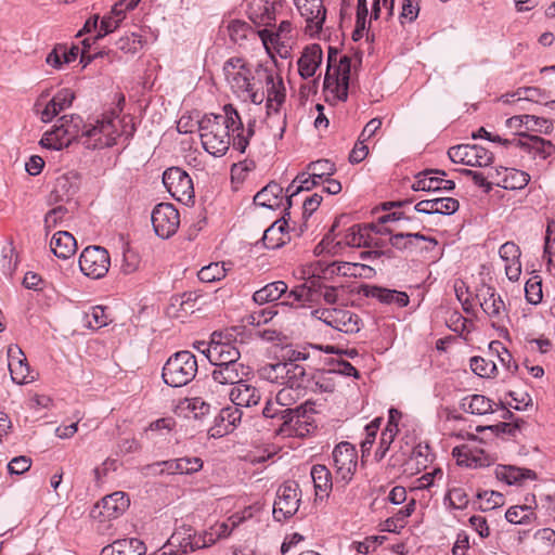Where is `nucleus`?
I'll use <instances>...</instances> for the list:
<instances>
[{
  "mask_svg": "<svg viewBox=\"0 0 555 555\" xmlns=\"http://www.w3.org/2000/svg\"><path fill=\"white\" fill-rule=\"evenodd\" d=\"M255 120H250L244 128L236 108L232 104H225L222 114H207L198 121L202 145L216 157L223 156L231 142L234 150L244 153L255 133Z\"/></svg>",
  "mask_w": 555,
  "mask_h": 555,
  "instance_id": "nucleus-1",
  "label": "nucleus"
},
{
  "mask_svg": "<svg viewBox=\"0 0 555 555\" xmlns=\"http://www.w3.org/2000/svg\"><path fill=\"white\" fill-rule=\"evenodd\" d=\"M350 78V57L347 55L338 57L334 48L328 49L327 69L324 77V90L334 99L346 101L348 98V86Z\"/></svg>",
  "mask_w": 555,
  "mask_h": 555,
  "instance_id": "nucleus-2",
  "label": "nucleus"
},
{
  "mask_svg": "<svg viewBox=\"0 0 555 555\" xmlns=\"http://www.w3.org/2000/svg\"><path fill=\"white\" fill-rule=\"evenodd\" d=\"M197 360L188 350L176 352L163 367L162 377L170 387H182L194 379L197 373Z\"/></svg>",
  "mask_w": 555,
  "mask_h": 555,
  "instance_id": "nucleus-3",
  "label": "nucleus"
},
{
  "mask_svg": "<svg viewBox=\"0 0 555 555\" xmlns=\"http://www.w3.org/2000/svg\"><path fill=\"white\" fill-rule=\"evenodd\" d=\"M225 80L232 91L238 96H248L255 104L263 100V95L253 90V73L246 62L241 57H231L223 65Z\"/></svg>",
  "mask_w": 555,
  "mask_h": 555,
  "instance_id": "nucleus-4",
  "label": "nucleus"
},
{
  "mask_svg": "<svg viewBox=\"0 0 555 555\" xmlns=\"http://www.w3.org/2000/svg\"><path fill=\"white\" fill-rule=\"evenodd\" d=\"M338 287L323 285L319 279L312 278L294 287L287 295L286 302L291 307H305L323 298L326 304L334 305L338 299Z\"/></svg>",
  "mask_w": 555,
  "mask_h": 555,
  "instance_id": "nucleus-5",
  "label": "nucleus"
},
{
  "mask_svg": "<svg viewBox=\"0 0 555 555\" xmlns=\"http://www.w3.org/2000/svg\"><path fill=\"white\" fill-rule=\"evenodd\" d=\"M82 119L77 115H64L51 131H47L40 144L51 150H63L67 147L80 133L82 134Z\"/></svg>",
  "mask_w": 555,
  "mask_h": 555,
  "instance_id": "nucleus-6",
  "label": "nucleus"
},
{
  "mask_svg": "<svg viewBox=\"0 0 555 555\" xmlns=\"http://www.w3.org/2000/svg\"><path fill=\"white\" fill-rule=\"evenodd\" d=\"M312 315L327 326L345 334H356L361 328L359 315L345 308L315 309Z\"/></svg>",
  "mask_w": 555,
  "mask_h": 555,
  "instance_id": "nucleus-7",
  "label": "nucleus"
},
{
  "mask_svg": "<svg viewBox=\"0 0 555 555\" xmlns=\"http://www.w3.org/2000/svg\"><path fill=\"white\" fill-rule=\"evenodd\" d=\"M301 490L297 482L286 481L276 491L273 503V518L276 521H284L293 517L300 505Z\"/></svg>",
  "mask_w": 555,
  "mask_h": 555,
  "instance_id": "nucleus-8",
  "label": "nucleus"
},
{
  "mask_svg": "<svg viewBox=\"0 0 555 555\" xmlns=\"http://www.w3.org/2000/svg\"><path fill=\"white\" fill-rule=\"evenodd\" d=\"M119 120L117 117H104L96 120L94 125H83L82 137H87L90 142H86L88 147L102 149L112 146L116 142Z\"/></svg>",
  "mask_w": 555,
  "mask_h": 555,
  "instance_id": "nucleus-9",
  "label": "nucleus"
},
{
  "mask_svg": "<svg viewBox=\"0 0 555 555\" xmlns=\"http://www.w3.org/2000/svg\"><path fill=\"white\" fill-rule=\"evenodd\" d=\"M258 374L260 378L270 383L298 387L299 380L304 376V366L299 364H292L279 360L274 363H266L259 367Z\"/></svg>",
  "mask_w": 555,
  "mask_h": 555,
  "instance_id": "nucleus-10",
  "label": "nucleus"
},
{
  "mask_svg": "<svg viewBox=\"0 0 555 555\" xmlns=\"http://www.w3.org/2000/svg\"><path fill=\"white\" fill-rule=\"evenodd\" d=\"M111 259L108 251L100 246H89L79 257L81 272L91 279L103 278L109 269Z\"/></svg>",
  "mask_w": 555,
  "mask_h": 555,
  "instance_id": "nucleus-11",
  "label": "nucleus"
},
{
  "mask_svg": "<svg viewBox=\"0 0 555 555\" xmlns=\"http://www.w3.org/2000/svg\"><path fill=\"white\" fill-rule=\"evenodd\" d=\"M206 358L212 365L236 363L241 352L228 336L214 332L210 336V348L206 350Z\"/></svg>",
  "mask_w": 555,
  "mask_h": 555,
  "instance_id": "nucleus-12",
  "label": "nucleus"
},
{
  "mask_svg": "<svg viewBox=\"0 0 555 555\" xmlns=\"http://www.w3.org/2000/svg\"><path fill=\"white\" fill-rule=\"evenodd\" d=\"M449 158L455 164L472 167H486L492 164L493 154L481 145L461 144L448 151Z\"/></svg>",
  "mask_w": 555,
  "mask_h": 555,
  "instance_id": "nucleus-13",
  "label": "nucleus"
},
{
  "mask_svg": "<svg viewBox=\"0 0 555 555\" xmlns=\"http://www.w3.org/2000/svg\"><path fill=\"white\" fill-rule=\"evenodd\" d=\"M300 16L305 20V34L310 37L318 36L326 17L323 0H293Z\"/></svg>",
  "mask_w": 555,
  "mask_h": 555,
  "instance_id": "nucleus-14",
  "label": "nucleus"
},
{
  "mask_svg": "<svg viewBox=\"0 0 555 555\" xmlns=\"http://www.w3.org/2000/svg\"><path fill=\"white\" fill-rule=\"evenodd\" d=\"M163 183L170 195L179 202H188L194 197L192 179L179 167L165 170Z\"/></svg>",
  "mask_w": 555,
  "mask_h": 555,
  "instance_id": "nucleus-15",
  "label": "nucleus"
},
{
  "mask_svg": "<svg viewBox=\"0 0 555 555\" xmlns=\"http://www.w3.org/2000/svg\"><path fill=\"white\" fill-rule=\"evenodd\" d=\"M151 219L156 235L162 238L172 236L180 224L179 211L169 203L156 205L152 211Z\"/></svg>",
  "mask_w": 555,
  "mask_h": 555,
  "instance_id": "nucleus-16",
  "label": "nucleus"
},
{
  "mask_svg": "<svg viewBox=\"0 0 555 555\" xmlns=\"http://www.w3.org/2000/svg\"><path fill=\"white\" fill-rule=\"evenodd\" d=\"M333 462L337 478L348 483L358 465V453L354 446L346 441L338 443L333 450Z\"/></svg>",
  "mask_w": 555,
  "mask_h": 555,
  "instance_id": "nucleus-17",
  "label": "nucleus"
},
{
  "mask_svg": "<svg viewBox=\"0 0 555 555\" xmlns=\"http://www.w3.org/2000/svg\"><path fill=\"white\" fill-rule=\"evenodd\" d=\"M508 143L528 153L532 158L546 159L555 152V145L550 140L527 132H520L519 137L511 139Z\"/></svg>",
  "mask_w": 555,
  "mask_h": 555,
  "instance_id": "nucleus-18",
  "label": "nucleus"
},
{
  "mask_svg": "<svg viewBox=\"0 0 555 555\" xmlns=\"http://www.w3.org/2000/svg\"><path fill=\"white\" fill-rule=\"evenodd\" d=\"M283 0H254L248 4L247 15L256 26H273Z\"/></svg>",
  "mask_w": 555,
  "mask_h": 555,
  "instance_id": "nucleus-19",
  "label": "nucleus"
},
{
  "mask_svg": "<svg viewBox=\"0 0 555 555\" xmlns=\"http://www.w3.org/2000/svg\"><path fill=\"white\" fill-rule=\"evenodd\" d=\"M130 505V500L125 492L116 491L104 496L93 511V517L102 516L103 519L117 518L122 515Z\"/></svg>",
  "mask_w": 555,
  "mask_h": 555,
  "instance_id": "nucleus-20",
  "label": "nucleus"
},
{
  "mask_svg": "<svg viewBox=\"0 0 555 555\" xmlns=\"http://www.w3.org/2000/svg\"><path fill=\"white\" fill-rule=\"evenodd\" d=\"M8 366L14 383L24 385L34 379V377L30 376L27 359L17 345H12L8 348Z\"/></svg>",
  "mask_w": 555,
  "mask_h": 555,
  "instance_id": "nucleus-21",
  "label": "nucleus"
},
{
  "mask_svg": "<svg viewBox=\"0 0 555 555\" xmlns=\"http://www.w3.org/2000/svg\"><path fill=\"white\" fill-rule=\"evenodd\" d=\"M461 409L473 415H486L495 412L499 408L503 410L502 418L512 416V412L504 409L502 404L494 403L489 398L482 395L466 396L461 400Z\"/></svg>",
  "mask_w": 555,
  "mask_h": 555,
  "instance_id": "nucleus-22",
  "label": "nucleus"
},
{
  "mask_svg": "<svg viewBox=\"0 0 555 555\" xmlns=\"http://www.w3.org/2000/svg\"><path fill=\"white\" fill-rule=\"evenodd\" d=\"M214 366L211 378L216 384L222 386L233 385L234 387L249 374V367L241 362Z\"/></svg>",
  "mask_w": 555,
  "mask_h": 555,
  "instance_id": "nucleus-23",
  "label": "nucleus"
},
{
  "mask_svg": "<svg viewBox=\"0 0 555 555\" xmlns=\"http://www.w3.org/2000/svg\"><path fill=\"white\" fill-rule=\"evenodd\" d=\"M480 307L490 318L501 321L505 314V304L501 296L491 286L483 285L478 293Z\"/></svg>",
  "mask_w": 555,
  "mask_h": 555,
  "instance_id": "nucleus-24",
  "label": "nucleus"
},
{
  "mask_svg": "<svg viewBox=\"0 0 555 555\" xmlns=\"http://www.w3.org/2000/svg\"><path fill=\"white\" fill-rule=\"evenodd\" d=\"M291 219V212L284 211L283 217L272 223L262 235V243L269 249H276L282 247L286 242L289 241V235L285 233V229L288 227V220Z\"/></svg>",
  "mask_w": 555,
  "mask_h": 555,
  "instance_id": "nucleus-25",
  "label": "nucleus"
},
{
  "mask_svg": "<svg viewBox=\"0 0 555 555\" xmlns=\"http://www.w3.org/2000/svg\"><path fill=\"white\" fill-rule=\"evenodd\" d=\"M422 243H429L433 246L438 245V242L435 237L425 236L421 233L398 232L390 234L389 237V244L400 251L412 253L418 249L420 244Z\"/></svg>",
  "mask_w": 555,
  "mask_h": 555,
  "instance_id": "nucleus-26",
  "label": "nucleus"
},
{
  "mask_svg": "<svg viewBox=\"0 0 555 555\" xmlns=\"http://www.w3.org/2000/svg\"><path fill=\"white\" fill-rule=\"evenodd\" d=\"M287 289L288 286L284 281H275L256 291L253 295V299L258 305H264L268 302L276 301L282 296H284V300L280 305L291 306L286 302L288 300L287 295L289 294Z\"/></svg>",
  "mask_w": 555,
  "mask_h": 555,
  "instance_id": "nucleus-27",
  "label": "nucleus"
},
{
  "mask_svg": "<svg viewBox=\"0 0 555 555\" xmlns=\"http://www.w3.org/2000/svg\"><path fill=\"white\" fill-rule=\"evenodd\" d=\"M322 49L319 44L307 47L298 60V70L304 79L312 77L322 62Z\"/></svg>",
  "mask_w": 555,
  "mask_h": 555,
  "instance_id": "nucleus-28",
  "label": "nucleus"
},
{
  "mask_svg": "<svg viewBox=\"0 0 555 555\" xmlns=\"http://www.w3.org/2000/svg\"><path fill=\"white\" fill-rule=\"evenodd\" d=\"M495 476L499 480L507 485H522L525 480L537 479L535 472L528 468H520L513 465H498L495 467Z\"/></svg>",
  "mask_w": 555,
  "mask_h": 555,
  "instance_id": "nucleus-29",
  "label": "nucleus"
},
{
  "mask_svg": "<svg viewBox=\"0 0 555 555\" xmlns=\"http://www.w3.org/2000/svg\"><path fill=\"white\" fill-rule=\"evenodd\" d=\"M146 547L135 538L120 539L102 548L101 555H144Z\"/></svg>",
  "mask_w": 555,
  "mask_h": 555,
  "instance_id": "nucleus-30",
  "label": "nucleus"
},
{
  "mask_svg": "<svg viewBox=\"0 0 555 555\" xmlns=\"http://www.w3.org/2000/svg\"><path fill=\"white\" fill-rule=\"evenodd\" d=\"M230 399L236 406L250 408L257 405L261 400L260 391L244 380L232 387Z\"/></svg>",
  "mask_w": 555,
  "mask_h": 555,
  "instance_id": "nucleus-31",
  "label": "nucleus"
},
{
  "mask_svg": "<svg viewBox=\"0 0 555 555\" xmlns=\"http://www.w3.org/2000/svg\"><path fill=\"white\" fill-rule=\"evenodd\" d=\"M498 177H502L495 181V184L506 190L524 189L530 181V176L521 170L514 168L496 169Z\"/></svg>",
  "mask_w": 555,
  "mask_h": 555,
  "instance_id": "nucleus-32",
  "label": "nucleus"
},
{
  "mask_svg": "<svg viewBox=\"0 0 555 555\" xmlns=\"http://www.w3.org/2000/svg\"><path fill=\"white\" fill-rule=\"evenodd\" d=\"M50 247L57 258L68 259L76 253L77 242L69 232L59 231L53 234Z\"/></svg>",
  "mask_w": 555,
  "mask_h": 555,
  "instance_id": "nucleus-33",
  "label": "nucleus"
},
{
  "mask_svg": "<svg viewBox=\"0 0 555 555\" xmlns=\"http://www.w3.org/2000/svg\"><path fill=\"white\" fill-rule=\"evenodd\" d=\"M283 199V188L276 182H270L261 189L254 197L256 205L261 207L276 209Z\"/></svg>",
  "mask_w": 555,
  "mask_h": 555,
  "instance_id": "nucleus-34",
  "label": "nucleus"
},
{
  "mask_svg": "<svg viewBox=\"0 0 555 555\" xmlns=\"http://www.w3.org/2000/svg\"><path fill=\"white\" fill-rule=\"evenodd\" d=\"M192 552L191 529H182L172 533L165 546L164 554L182 555Z\"/></svg>",
  "mask_w": 555,
  "mask_h": 555,
  "instance_id": "nucleus-35",
  "label": "nucleus"
},
{
  "mask_svg": "<svg viewBox=\"0 0 555 555\" xmlns=\"http://www.w3.org/2000/svg\"><path fill=\"white\" fill-rule=\"evenodd\" d=\"M267 85V107L269 111H279V106L284 102V87L283 82L279 77H275L271 73L266 74Z\"/></svg>",
  "mask_w": 555,
  "mask_h": 555,
  "instance_id": "nucleus-36",
  "label": "nucleus"
},
{
  "mask_svg": "<svg viewBox=\"0 0 555 555\" xmlns=\"http://www.w3.org/2000/svg\"><path fill=\"white\" fill-rule=\"evenodd\" d=\"M220 421L224 423L223 428L221 426H215L209 429L211 437H221L230 430H232L236 424L241 422L242 418V412L240 410V406H229L223 408L220 410L219 416Z\"/></svg>",
  "mask_w": 555,
  "mask_h": 555,
  "instance_id": "nucleus-37",
  "label": "nucleus"
},
{
  "mask_svg": "<svg viewBox=\"0 0 555 555\" xmlns=\"http://www.w3.org/2000/svg\"><path fill=\"white\" fill-rule=\"evenodd\" d=\"M452 454L456 459L459 465L478 467L486 464L483 459V451L477 448H472L467 444L455 447L452 451Z\"/></svg>",
  "mask_w": 555,
  "mask_h": 555,
  "instance_id": "nucleus-38",
  "label": "nucleus"
},
{
  "mask_svg": "<svg viewBox=\"0 0 555 555\" xmlns=\"http://www.w3.org/2000/svg\"><path fill=\"white\" fill-rule=\"evenodd\" d=\"M299 383L298 388H305L306 392H332L334 390V384L326 378L325 373L310 374L305 367Z\"/></svg>",
  "mask_w": 555,
  "mask_h": 555,
  "instance_id": "nucleus-39",
  "label": "nucleus"
},
{
  "mask_svg": "<svg viewBox=\"0 0 555 555\" xmlns=\"http://www.w3.org/2000/svg\"><path fill=\"white\" fill-rule=\"evenodd\" d=\"M330 271L331 273H336L341 276L366 279L374 274V269L372 267L356 262H333L330 266Z\"/></svg>",
  "mask_w": 555,
  "mask_h": 555,
  "instance_id": "nucleus-40",
  "label": "nucleus"
},
{
  "mask_svg": "<svg viewBox=\"0 0 555 555\" xmlns=\"http://www.w3.org/2000/svg\"><path fill=\"white\" fill-rule=\"evenodd\" d=\"M78 191V181L75 173H66L55 181L53 194L56 201H69Z\"/></svg>",
  "mask_w": 555,
  "mask_h": 555,
  "instance_id": "nucleus-41",
  "label": "nucleus"
},
{
  "mask_svg": "<svg viewBox=\"0 0 555 555\" xmlns=\"http://www.w3.org/2000/svg\"><path fill=\"white\" fill-rule=\"evenodd\" d=\"M373 298H377L383 304L396 305L399 308L405 307L409 304V296L404 292L395 289H387L378 286L371 288L367 293Z\"/></svg>",
  "mask_w": 555,
  "mask_h": 555,
  "instance_id": "nucleus-42",
  "label": "nucleus"
},
{
  "mask_svg": "<svg viewBox=\"0 0 555 555\" xmlns=\"http://www.w3.org/2000/svg\"><path fill=\"white\" fill-rule=\"evenodd\" d=\"M310 475L313 480L315 494L327 496L333 487L332 475L328 468L321 464L313 465Z\"/></svg>",
  "mask_w": 555,
  "mask_h": 555,
  "instance_id": "nucleus-43",
  "label": "nucleus"
},
{
  "mask_svg": "<svg viewBox=\"0 0 555 555\" xmlns=\"http://www.w3.org/2000/svg\"><path fill=\"white\" fill-rule=\"evenodd\" d=\"M293 25L289 21H282L275 31L264 28L258 31L263 44L268 47V43L278 44L284 43L285 40L292 36Z\"/></svg>",
  "mask_w": 555,
  "mask_h": 555,
  "instance_id": "nucleus-44",
  "label": "nucleus"
},
{
  "mask_svg": "<svg viewBox=\"0 0 555 555\" xmlns=\"http://www.w3.org/2000/svg\"><path fill=\"white\" fill-rule=\"evenodd\" d=\"M544 98L541 89L535 87L519 88L513 93H507L502 96L504 103L514 104L520 101L540 102Z\"/></svg>",
  "mask_w": 555,
  "mask_h": 555,
  "instance_id": "nucleus-45",
  "label": "nucleus"
},
{
  "mask_svg": "<svg viewBox=\"0 0 555 555\" xmlns=\"http://www.w3.org/2000/svg\"><path fill=\"white\" fill-rule=\"evenodd\" d=\"M108 322L109 318L105 307L93 306L83 312V323L89 328L99 330L106 326Z\"/></svg>",
  "mask_w": 555,
  "mask_h": 555,
  "instance_id": "nucleus-46",
  "label": "nucleus"
},
{
  "mask_svg": "<svg viewBox=\"0 0 555 555\" xmlns=\"http://www.w3.org/2000/svg\"><path fill=\"white\" fill-rule=\"evenodd\" d=\"M283 386L275 397L276 404L280 406H291L306 395L305 388H298L291 384Z\"/></svg>",
  "mask_w": 555,
  "mask_h": 555,
  "instance_id": "nucleus-47",
  "label": "nucleus"
},
{
  "mask_svg": "<svg viewBox=\"0 0 555 555\" xmlns=\"http://www.w3.org/2000/svg\"><path fill=\"white\" fill-rule=\"evenodd\" d=\"M534 517L532 506L528 504L511 506L505 513V518L511 524H527Z\"/></svg>",
  "mask_w": 555,
  "mask_h": 555,
  "instance_id": "nucleus-48",
  "label": "nucleus"
},
{
  "mask_svg": "<svg viewBox=\"0 0 555 555\" xmlns=\"http://www.w3.org/2000/svg\"><path fill=\"white\" fill-rule=\"evenodd\" d=\"M309 178H307V173L302 172L296 176L293 182L285 190V198L287 203V207L285 211H289V208L293 205V197L296 196L299 192L304 190H310V185H308Z\"/></svg>",
  "mask_w": 555,
  "mask_h": 555,
  "instance_id": "nucleus-49",
  "label": "nucleus"
},
{
  "mask_svg": "<svg viewBox=\"0 0 555 555\" xmlns=\"http://www.w3.org/2000/svg\"><path fill=\"white\" fill-rule=\"evenodd\" d=\"M525 130L527 133L530 131L548 134L553 131V124L551 120L542 117L525 115Z\"/></svg>",
  "mask_w": 555,
  "mask_h": 555,
  "instance_id": "nucleus-50",
  "label": "nucleus"
},
{
  "mask_svg": "<svg viewBox=\"0 0 555 555\" xmlns=\"http://www.w3.org/2000/svg\"><path fill=\"white\" fill-rule=\"evenodd\" d=\"M228 33L234 43H241L253 34L251 27L244 21L233 20L228 25Z\"/></svg>",
  "mask_w": 555,
  "mask_h": 555,
  "instance_id": "nucleus-51",
  "label": "nucleus"
},
{
  "mask_svg": "<svg viewBox=\"0 0 555 555\" xmlns=\"http://www.w3.org/2000/svg\"><path fill=\"white\" fill-rule=\"evenodd\" d=\"M225 268L224 264L219 262H212L208 266L203 267L198 271V279L202 282L210 283L215 281H219L225 276Z\"/></svg>",
  "mask_w": 555,
  "mask_h": 555,
  "instance_id": "nucleus-52",
  "label": "nucleus"
},
{
  "mask_svg": "<svg viewBox=\"0 0 555 555\" xmlns=\"http://www.w3.org/2000/svg\"><path fill=\"white\" fill-rule=\"evenodd\" d=\"M470 369L476 375L486 378L492 377L496 372L495 363L481 357L470 359Z\"/></svg>",
  "mask_w": 555,
  "mask_h": 555,
  "instance_id": "nucleus-53",
  "label": "nucleus"
},
{
  "mask_svg": "<svg viewBox=\"0 0 555 555\" xmlns=\"http://www.w3.org/2000/svg\"><path fill=\"white\" fill-rule=\"evenodd\" d=\"M444 500L449 501L450 506L455 509H464L469 503L468 494L460 487L450 488Z\"/></svg>",
  "mask_w": 555,
  "mask_h": 555,
  "instance_id": "nucleus-54",
  "label": "nucleus"
},
{
  "mask_svg": "<svg viewBox=\"0 0 555 555\" xmlns=\"http://www.w3.org/2000/svg\"><path fill=\"white\" fill-rule=\"evenodd\" d=\"M526 299L531 305H538L542 301V282L539 276L529 279L525 285Z\"/></svg>",
  "mask_w": 555,
  "mask_h": 555,
  "instance_id": "nucleus-55",
  "label": "nucleus"
},
{
  "mask_svg": "<svg viewBox=\"0 0 555 555\" xmlns=\"http://www.w3.org/2000/svg\"><path fill=\"white\" fill-rule=\"evenodd\" d=\"M477 498L482 501L480 504L482 511H490L504 504L503 494L492 490L478 492Z\"/></svg>",
  "mask_w": 555,
  "mask_h": 555,
  "instance_id": "nucleus-56",
  "label": "nucleus"
},
{
  "mask_svg": "<svg viewBox=\"0 0 555 555\" xmlns=\"http://www.w3.org/2000/svg\"><path fill=\"white\" fill-rule=\"evenodd\" d=\"M308 169L313 176V179H322L323 177H330L334 175L336 170L335 165L328 159H319L317 162H311L308 165Z\"/></svg>",
  "mask_w": 555,
  "mask_h": 555,
  "instance_id": "nucleus-57",
  "label": "nucleus"
},
{
  "mask_svg": "<svg viewBox=\"0 0 555 555\" xmlns=\"http://www.w3.org/2000/svg\"><path fill=\"white\" fill-rule=\"evenodd\" d=\"M435 215L450 216L457 211L460 204L453 197H434Z\"/></svg>",
  "mask_w": 555,
  "mask_h": 555,
  "instance_id": "nucleus-58",
  "label": "nucleus"
},
{
  "mask_svg": "<svg viewBox=\"0 0 555 555\" xmlns=\"http://www.w3.org/2000/svg\"><path fill=\"white\" fill-rule=\"evenodd\" d=\"M402 218L401 212H388L377 219V223L371 224V229L378 234H392L393 229L386 227L387 223L392 221H399Z\"/></svg>",
  "mask_w": 555,
  "mask_h": 555,
  "instance_id": "nucleus-59",
  "label": "nucleus"
},
{
  "mask_svg": "<svg viewBox=\"0 0 555 555\" xmlns=\"http://www.w3.org/2000/svg\"><path fill=\"white\" fill-rule=\"evenodd\" d=\"M67 214V208L65 206H56L49 210L44 216V230L49 233L52 229L61 224L63 218Z\"/></svg>",
  "mask_w": 555,
  "mask_h": 555,
  "instance_id": "nucleus-60",
  "label": "nucleus"
},
{
  "mask_svg": "<svg viewBox=\"0 0 555 555\" xmlns=\"http://www.w3.org/2000/svg\"><path fill=\"white\" fill-rule=\"evenodd\" d=\"M418 13L420 0H402L401 12L399 16L401 24L415 21L418 16Z\"/></svg>",
  "mask_w": 555,
  "mask_h": 555,
  "instance_id": "nucleus-61",
  "label": "nucleus"
},
{
  "mask_svg": "<svg viewBox=\"0 0 555 555\" xmlns=\"http://www.w3.org/2000/svg\"><path fill=\"white\" fill-rule=\"evenodd\" d=\"M0 263L4 274H12L14 272L17 267V256L12 246L3 247Z\"/></svg>",
  "mask_w": 555,
  "mask_h": 555,
  "instance_id": "nucleus-62",
  "label": "nucleus"
},
{
  "mask_svg": "<svg viewBox=\"0 0 555 555\" xmlns=\"http://www.w3.org/2000/svg\"><path fill=\"white\" fill-rule=\"evenodd\" d=\"M309 358V352L307 348L295 349L292 347H286L282 349L281 360L283 362H288L292 364H298L299 361H305Z\"/></svg>",
  "mask_w": 555,
  "mask_h": 555,
  "instance_id": "nucleus-63",
  "label": "nucleus"
},
{
  "mask_svg": "<svg viewBox=\"0 0 555 555\" xmlns=\"http://www.w3.org/2000/svg\"><path fill=\"white\" fill-rule=\"evenodd\" d=\"M75 99V94L70 89L60 90L50 101L59 112L69 107Z\"/></svg>",
  "mask_w": 555,
  "mask_h": 555,
  "instance_id": "nucleus-64",
  "label": "nucleus"
}]
</instances>
